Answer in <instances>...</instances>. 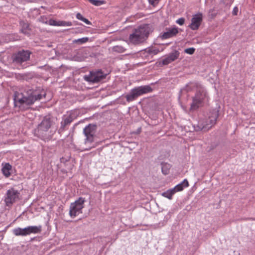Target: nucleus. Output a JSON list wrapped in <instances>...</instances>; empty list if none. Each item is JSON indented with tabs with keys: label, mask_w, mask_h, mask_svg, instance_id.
I'll list each match as a JSON object with an SVG mask.
<instances>
[{
	"label": "nucleus",
	"mask_w": 255,
	"mask_h": 255,
	"mask_svg": "<svg viewBox=\"0 0 255 255\" xmlns=\"http://www.w3.org/2000/svg\"><path fill=\"white\" fill-rule=\"evenodd\" d=\"M43 93H39L37 91L28 89L20 93H15L14 101L15 103L18 102L21 108L24 105L30 106L33 105L35 101L40 100L43 97H45L46 94L44 92Z\"/></svg>",
	"instance_id": "nucleus-1"
},
{
	"label": "nucleus",
	"mask_w": 255,
	"mask_h": 255,
	"mask_svg": "<svg viewBox=\"0 0 255 255\" xmlns=\"http://www.w3.org/2000/svg\"><path fill=\"white\" fill-rule=\"evenodd\" d=\"M196 86L197 91L194 96L192 97V102L190 105L189 111L193 112L204 106L208 102L209 97L206 89L199 83L193 84Z\"/></svg>",
	"instance_id": "nucleus-2"
},
{
	"label": "nucleus",
	"mask_w": 255,
	"mask_h": 255,
	"mask_svg": "<svg viewBox=\"0 0 255 255\" xmlns=\"http://www.w3.org/2000/svg\"><path fill=\"white\" fill-rule=\"evenodd\" d=\"M152 31V27L149 24H144L135 29L129 36L130 42L133 44H138L144 42Z\"/></svg>",
	"instance_id": "nucleus-3"
},
{
	"label": "nucleus",
	"mask_w": 255,
	"mask_h": 255,
	"mask_svg": "<svg viewBox=\"0 0 255 255\" xmlns=\"http://www.w3.org/2000/svg\"><path fill=\"white\" fill-rule=\"evenodd\" d=\"M55 125V119L50 115L45 116L41 122L38 125L37 128L34 130L35 136L42 139L45 137L47 132L51 128Z\"/></svg>",
	"instance_id": "nucleus-4"
},
{
	"label": "nucleus",
	"mask_w": 255,
	"mask_h": 255,
	"mask_svg": "<svg viewBox=\"0 0 255 255\" xmlns=\"http://www.w3.org/2000/svg\"><path fill=\"white\" fill-rule=\"evenodd\" d=\"M152 90V88L149 85L135 87L132 89L129 93L126 96L127 101L128 102H132L137 99L139 96L150 93Z\"/></svg>",
	"instance_id": "nucleus-5"
},
{
	"label": "nucleus",
	"mask_w": 255,
	"mask_h": 255,
	"mask_svg": "<svg viewBox=\"0 0 255 255\" xmlns=\"http://www.w3.org/2000/svg\"><path fill=\"white\" fill-rule=\"evenodd\" d=\"M42 231L41 225L30 226L24 228H17L13 230V233L16 236H26L31 234H39Z\"/></svg>",
	"instance_id": "nucleus-6"
},
{
	"label": "nucleus",
	"mask_w": 255,
	"mask_h": 255,
	"mask_svg": "<svg viewBox=\"0 0 255 255\" xmlns=\"http://www.w3.org/2000/svg\"><path fill=\"white\" fill-rule=\"evenodd\" d=\"M218 117V111H214L212 114V115L209 117V119L207 120L206 124L199 122L197 125H194V130L197 131L202 130H204V131L208 130L216 123Z\"/></svg>",
	"instance_id": "nucleus-7"
},
{
	"label": "nucleus",
	"mask_w": 255,
	"mask_h": 255,
	"mask_svg": "<svg viewBox=\"0 0 255 255\" xmlns=\"http://www.w3.org/2000/svg\"><path fill=\"white\" fill-rule=\"evenodd\" d=\"M85 202V198L79 197L74 202L71 203L69 210V215L71 217L74 218L82 213V210L84 208Z\"/></svg>",
	"instance_id": "nucleus-8"
},
{
	"label": "nucleus",
	"mask_w": 255,
	"mask_h": 255,
	"mask_svg": "<svg viewBox=\"0 0 255 255\" xmlns=\"http://www.w3.org/2000/svg\"><path fill=\"white\" fill-rule=\"evenodd\" d=\"M31 52L28 50H21L13 54L12 59L13 63L21 65L22 63L29 60Z\"/></svg>",
	"instance_id": "nucleus-9"
},
{
	"label": "nucleus",
	"mask_w": 255,
	"mask_h": 255,
	"mask_svg": "<svg viewBox=\"0 0 255 255\" xmlns=\"http://www.w3.org/2000/svg\"><path fill=\"white\" fill-rule=\"evenodd\" d=\"M97 126L95 124H89L83 129V133L86 136L85 143H92L94 141V136Z\"/></svg>",
	"instance_id": "nucleus-10"
},
{
	"label": "nucleus",
	"mask_w": 255,
	"mask_h": 255,
	"mask_svg": "<svg viewBox=\"0 0 255 255\" xmlns=\"http://www.w3.org/2000/svg\"><path fill=\"white\" fill-rule=\"evenodd\" d=\"M106 74L103 73L101 70L96 72H90L89 75L84 76V79L93 83H98L106 78Z\"/></svg>",
	"instance_id": "nucleus-11"
},
{
	"label": "nucleus",
	"mask_w": 255,
	"mask_h": 255,
	"mask_svg": "<svg viewBox=\"0 0 255 255\" xmlns=\"http://www.w3.org/2000/svg\"><path fill=\"white\" fill-rule=\"evenodd\" d=\"M19 195V192L13 188L7 190L4 199L6 205L9 206L15 202L18 199Z\"/></svg>",
	"instance_id": "nucleus-12"
},
{
	"label": "nucleus",
	"mask_w": 255,
	"mask_h": 255,
	"mask_svg": "<svg viewBox=\"0 0 255 255\" xmlns=\"http://www.w3.org/2000/svg\"><path fill=\"white\" fill-rule=\"evenodd\" d=\"M203 20V15L201 13H198L193 16L191 19V23L189 25V27L193 30H197Z\"/></svg>",
	"instance_id": "nucleus-13"
},
{
	"label": "nucleus",
	"mask_w": 255,
	"mask_h": 255,
	"mask_svg": "<svg viewBox=\"0 0 255 255\" xmlns=\"http://www.w3.org/2000/svg\"><path fill=\"white\" fill-rule=\"evenodd\" d=\"M179 54L180 53L177 50H174L172 53H169L166 57L162 59L161 61L162 65H166L175 61L179 57Z\"/></svg>",
	"instance_id": "nucleus-14"
},
{
	"label": "nucleus",
	"mask_w": 255,
	"mask_h": 255,
	"mask_svg": "<svg viewBox=\"0 0 255 255\" xmlns=\"http://www.w3.org/2000/svg\"><path fill=\"white\" fill-rule=\"evenodd\" d=\"M178 29L177 27L166 28V31L161 35L162 39H165L173 37L178 33Z\"/></svg>",
	"instance_id": "nucleus-15"
},
{
	"label": "nucleus",
	"mask_w": 255,
	"mask_h": 255,
	"mask_svg": "<svg viewBox=\"0 0 255 255\" xmlns=\"http://www.w3.org/2000/svg\"><path fill=\"white\" fill-rule=\"evenodd\" d=\"M73 121V117L71 115H69L68 117L63 118V120L61 121L60 124L61 126L58 129V132L61 133L66 129V127L70 124Z\"/></svg>",
	"instance_id": "nucleus-16"
},
{
	"label": "nucleus",
	"mask_w": 255,
	"mask_h": 255,
	"mask_svg": "<svg viewBox=\"0 0 255 255\" xmlns=\"http://www.w3.org/2000/svg\"><path fill=\"white\" fill-rule=\"evenodd\" d=\"M19 24L21 27V32L24 34L29 35L30 30L29 24L24 21H20Z\"/></svg>",
	"instance_id": "nucleus-17"
},
{
	"label": "nucleus",
	"mask_w": 255,
	"mask_h": 255,
	"mask_svg": "<svg viewBox=\"0 0 255 255\" xmlns=\"http://www.w3.org/2000/svg\"><path fill=\"white\" fill-rule=\"evenodd\" d=\"M188 186V181L186 179H185L181 183L178 184L172 189H174V191L176 193V192L182 191L184 188L187 187Z\"/></svg>",
	"instance_id": "nucleus-18"
},
{
	"label": "nucleus",
	"mask_w": 255,
	"mask_h": 255,
	"mask_svg": "<svg viewBox=\"0 0 255 255\" xmlns=\"http://www.w3.org/2000/svg\"><path fill=\"white\" fill-rule=\"evenodd\" d=\"M11 169L12 166L9 163H5L3 165L1 171L6 177H8L10 175V171L11 170Z\"/></svg>",
	"instance_id": "nucleus-19"
},
{
	"label": "nucleus",
	"mask_w": 255,
	"mask_h": 255,
	"mask_svg": "<svg viewBox=\"0 0 255 255\" xmlns=\"http://www.w3.org/2000/svg\"><path fill=\"white\" fill-rule=\"evenodd\" d=\"M161 165V171L162 173L164 175H167L169 173L171 165L167 163H162Z\"/></svg>",
	"instance_id": "nucleus-20"
},
{
	"label": "nucleus",
	"mask_w": 255,
	"mask_h": 255,
	"mask_svg": "<svg viewBox=\"0 0 255 255\" xmlns=\"http://www.w3.org/2000/svg\"><path fill=\"white\" fill-rule=\"evenodd\" d=\"M145 52L147 53L149 55L153 56L156 55L159 52V50L157 48L151 47L145 49Z\"/></svg>",
	"instance_id": "nucleus-21"
},
{
	"label": "nucleus",
	"mask_w": 255,
	"mask_h": 255,
	"mask_svg": "<svg viewBox=\"0 0 255 255\" xmlns=\"http://www.w3.org/2000/svg\"><path fill=\"white\" fill-rule=\"evenodd\" d=\"M175 193V192L174 191V189L172 188L167 190L166 192H163L162 193V196L171 200L172 198V196Z\"/></svg>",
	"instance_id": "nucleus-22"
},
{
	"label": "nucleus",
	"mask_w": 255,
	"mask_h": 255,
	"mask_svg": "<svg viewBox=\"0 0 255 255\" xmlns=\"http://www.w3.org/2000/svg\"><path fill=\"white\" fill-rule=\"evenodd\" d=\"M112 50L117 53H123L125 52L126 49L122 46L117 45L112 47Z\"/></svg>",
	"instance_id": "nucleus-23"
},
{
	"label": "nucleus",
	"mask_w": 255,
	"mask_h": 255,
	"mask_svg": "<svg viewBox=\"0 0 255 255\" xmlns=\"http://www.w3.org/2000/svg\"><path fill=\"white\" fill-rule=\"evenodd\" d=\"M76 17L78 19L83 21L84 22L86 23L88 25L92 24L91 22L88 19L84 17L83 16V15L80 13H77L76 14Z\"/></svg>",
	"instance_id": "nucleus-24"
},
{
	"label": "nucleus",
	"mask_w": 255,
	"mask_h": 255,
	"mask_svg": "<svg viewBox=\"0 0 255 255\" xmlns=\"http://www.w3.org/2000/svg\"><path fill=\"white\" fill-rule=\"evenodd\" d=\"M198 83V82H190L187 84L185 88H184L183 90H185L187 92L192 91L194 88H196V86H194L193 84Z\"/></svg>",
	"instance_id": "nucleus-25"
},
{
	"label": "nucleus",
	"mask_w": 255,
	"mask_h": 255,
	"mask_svg": "<svg viewBox=\"0 0 255 255\" xmlns=\"http://www.w3.org/2000/svg\"><path fill=\"white\" fill-rule=\"evenodd\" d=\"M88 40H89L88 37H83L81 38L75 39L73 40V42L74 43H78V44H81L87 42L88 41Z\"/></svg>",
	"instance_id": "nucleus-26"
},
{
	"label": "nucleus",
	"mask_w": 255,
	"mask_h": 255,
	"mask_svg": "<svg viewBox=\"0 0 255 255\" xmlns=\"http://www.w3.org/2000/svg\"><path fill=\"white\" fill-rule=\"evenodd\" d=\"M71 25V22L65 21H59V26H69Z\"/></svg>",
	"instance_id": "nucleus-27"
},
{
	"label": "nucleus",
	"mask_w": 255,
	"mask_h": 255,
	"mask_svg": "<svg viewBox=\"0 0 255 255\" xmlns=\"http://www.w3.org/2000/svg\"><path fill=\"white\" fill-rule=\"evenodd\" d=\"M165 224V222L163 221H161L159 222L158 224H156L153 225V227L154 229H158L163 227Z\"/></svg>",
	"instance_id": "nucleus-28"
},
{
	"label": "nucleus",
	"mask_w": 255,
	"mask_h": 255,
	"mask_svg": "<svg viewBox=\"0 0 255 255\" xmlns=\"http://www.w3.org/2000/svg\"><path fill=\"white\" fill-rule=\"evenodd\" d=\"M195 51V49L193 47L188 48L185 49L184 52L186 53L192 55L193 54Z\"/></svg>",
	"instance_id": "nucleus-29"
},
{
	"label": "nucleus",
	"mask_w": 255,
	"mask_h": 255,
	"mask_svg": "<svg viewBox=\"0 0 255 255\" xmlns=\"http://www.w3.org/2000/svg\"><path fill=\"white\" fill-rule=\"evenodd\" d=\"M48 23L50 25L59 26V21H57L54 19H50Z\"/></svg>",
	"instance_id": "nucleus-30"
},
{
	"label": "nucleus",
	"mask_w": 255,
	"mask_h": 255,
	"mask_svg": "<svg viewBox=\"0 0 255 255\" xmlns=\"http://www.w3.org/2000/svg\"><path fill=\"white\" fill-rule=\"evenodd\" d=\"M176 22L179 24L180 25H182L184 24V22H185V18H183V17H181L179 19H178Z\"/></svg>",
	"instance_id": "nucleus-31"
},
{
	"label": "nucleus",
	"mask_w": 255,
	"mask_h": 255,
	"mask_svg": "<svg viewBox=\"0 0 255 255\" xmlns=\"http://www.w3.org/2000/svg\"><path fill=\"white\" fill-rule=\"evenodd\" d=\"M222 2L224 4L230 6L232 2L231 0H222Z\"/></svg>",
	"instance_id": "nucleus-32"
},
{
	"label": "nucleus",
	"mask_w": 255,
	"mask_h": 255,
	"mask_svg": "<svg viewBox=\"0 0 255 255\" xmlns=\"http://www.w3.org/2000/svg\"><path fill=\"white\" fill-rule=\"evenodd\" d=\"M149 2L152 5H155V4L157 3L159 1V0H148Z\"/></svg>",
	"instance_id": "nucleus-33"
},
{
	"label": "nucleus",
	"mask_w": 255,
	"mask_h": 255,
	"mask_svg": "<svg viewBox=\"0 0 255 255\" xmlns=\"http://www.w3.org/2000/svg\"><path fill=\"white\" fill-rule=\"evenodd\" d=\"M238 8L237 6H235L233 9V10L232 11V14L234 15H237L238 14Z\"/></svg>",
	"instance_id": "nucleus-34"
},
{
	"label": "nucleus",
	"mask_w": 255,
	"mask_h": 255,
	"mask_svg": "<svg viewBox=\"0 0 255 255\" xmlns=\"http://www.w3.org/2000/svg\"><path fill=\"white\" fill-rule=\"evenodd\" d=\"M1 44V41L0 40V44Z\"/></svg>",
	"instance_id": "nucleus-35"
}]
</instances>
